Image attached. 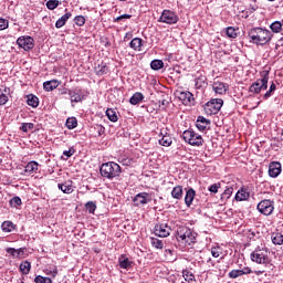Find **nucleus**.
Instances as JSON below:
<instances>
[{"label":"nucleus","mask_w":283,"mask_h":283,"mask_svg":"<svg viewBox=\"0 0 283 283\" xmlns=\"http://www.w3.org/2000/svg\"><path fill=\"white\" fill-rule=\"evenodd\" d=\"M211 255L212 258H220V255H222V249H220L219 247L212 248Z\"/></svg>","instance_id":"53"},{"label":"nucleus","mask_w":283,"mask_h":283,"mask_svg":"<svg viewBox=\"0 0 283 283\" xmlns=\"http://www.w3.org/2000/svg\"><path fill=\"white\" fill-rule=\"evenodd\" d=\"M85 209L88 211V213H94V211H96V202L94 201L86 202Z\"/></svg>","instance_id":"49"},{"label":"nucleus","mask_w":283,"mask_h":283,"mask_svg":"<svg viewBox=\"0 0 283 283\" xmlns=\"http://www.w3.org/2000/svg\"><path fill=\"white\" fill-rule=\"evenodd\" d=\"M276 86L275 83L272 82V84L270 85L269 91L263 95V98L266 101L268 98H271V96H273V93L275 92Z\"/></svg>","instance_id":"47"},{"label":"nucleus","mask_w":283,"mask_h":283,"mask_svg":"<svg viewBox=\"0 0 283 283\" xmlns=\"http://www.w3.org/2000/svg\"><path fill=\"white\" fill-rule=\"evenodd\" d=\"M7 92H8V90H4V91L0 90V106L6 105V103H8V101H10V98L8 97V94H6Z\"/></svg>","instance_id":"45"},{"label":"nucleus","mask_w":283,"mask_h":283,"mask_svg":"<svg viewBox=\"0 0 283 283\" xmlns=\"http://www.w3.org/2000/svg\"><path fill=\"white\" fill-rule=\"evenodd\" d=\"M182 186H177L172 188L171 197L175 198V200H182Z\"/></svg>","instance_id":"28"},{"label":"nucleus","mask_w":283,"mask_h":283,"mask_svg":"<svg viewBox=\"0 0 283 283\" xmlns=\"http://www.w3.org/2000/svg\"><path fill=\"white\" fill-rule=\"evenodd\" d=\"M272 242H273V244L282 245L283 244V234L280 232L273 233Z\"/></svg>","instance_id":"40"},{"label":"nucleus","mask_w":283,"mask_h":283,"mask_svg":"<svg viewBox=\"0 0 283 283\" xmlns=\"http://www.w3.org/2000/svg\"><path fill=\"white\" fill-rule=\"evenodd\" d=\"M75 150L73 148H70L69 150L63 151V156H66L67 158H72L74 156Z\"/></svg>","instance_id":"57"},{"label":"nucleus","mask_w":283,"mask_h":283,"mask_svg":"<svg viewBox=\"0 0 283 283\" xmlns=\"http://www.w3.org/2000/svg\"><path fill=\"white\" fill-rule=\"evenodd\" d=\"M57 189H60V191H62L63 193H74V181L66 180L63 184H57Z\"/></svg>","instance_id":"16"},{"label":"nucleus","mask_w":283,"mask_h":283,"mask_svg":"<svg viewBox=\"0 0 283 283\" xmlns=\"http://www.w3.org/2000/svg\"><path fill=\"white\" fill-rule=\"evenodd\" d=\"M34 282L35 283H52V279L39 275L34 279Z\"/></svg>","instance_id":"50"},{"label":"nucleus","mask_w":283,"mask_h":283,"mask_svg":"<svg viewBox=\"0 0 283 283\" xmlns=\"http://www.w3.org/2000/svg\"><path fill=\"white\" fill-rule=\"evenodd\" d=\"M30 269H32V264L29 261H23L20 264V272L22 275H28L30 273Z\"/></svg>","instance_id":"30"},{"label":"nucleus","mask_w":283,"mask_h":283,"mask_svg":"<svg viewBox=\"0 0 283 283\" xmlns=\"http://www.w3.org/2000/svg\"><path fill=\"white\" fill-rule=\"evenodd\" d=\"M74 23H75L76 25H78L80 28L83 27V25H85V17H83V15H77V17H75V18H74Z\"/></svg>","instance_id":"51"},{"label":"nucleus","mask_w":283,"mask_h":283,"mask_svg":"<svg viewBox=\"0 0 283 283\" xmlns=\"http://www.w3.org/2000/svg\"><path fill=\"white\" fill-rule=\"evenodd\" d=\"M193 198H196V190H193V188H189L185 196V203L187 207H191V205H193Z\"/></svg>","instance_id":"21"},{"label":"nucleus","mask_w":283,"mask_h":283,"mask_svg":"<svg viewBox=\"0 0 283 283\" xmlns=\"http://www.w3.org/2000/svg\"><path fill=\"white\" fill-rule=\"evenodd\" d=\"M261 76V78L251 84L249 88L251 94H260V92L269 90V71H263Z\"/></svg>","instance_id":"4"},{"label":"nucleus","mask_w":283,"mask_h":283,"mask_svg":"<svg viewBox=\"0 0 283 283\" xmlns=\"http://www.w3.org/2000/svg\"><path fill=\"white\" fill-rule=\"evenodd\" d=\"M255 275H262L264 273V270L254 271Z\"/></svg>","instance_id":"63"},{"label":"nucleus","mask_w":283,"mask_h":283,"mask_svg":"<svg viewBox=\"0 0 283 283\" xmlns=\"http://www.w3.org/2000/svg\"><path fill=\"white\" fill-rule=\"evenodd\" d=\"M212 90L216 94H227L228 90H229V85L224 84L222 82H214L212 84Z\"/></svg>","instance_id":"17"},{"label":"nucleus","mask_w":283,"mask_h":283,"mask_svg":"<svg viewBox=\"0 0 283 283\" xmlns=\"http://www.w3.org/2000/svg\"><path fill=\"white\" fill-rule=\"evenodd\" d=\"M249 197H250V193L244 189H241L235 193L234 198L237 202H242L243 200H249Z\"/></svg>","instance_id":"27"},{"label":"nucleus","mask_w":283,"mask_h":283,"mask_svg":"<svg viewBox=\"0 0 283 283\" xmlns=\"http://www.w3.org/2000/svg\"><path fill=\"white\" fill-rule=\"evenodd\" d=\"M97 134L98 136H103V134H105V128L103 125L97 126Z\"/></svg>","instance_id":"60"},{"label":"nucleus","mask_w":283,"mask_h":283,"mask_svg":"<svg viewBox=\"0 0 283 283\" xmlns=\"http://www.w3.org/2000/svg\"><path fill=\"white\" fill-rule=\"evenodd\" d=\"M250 259L255 264L266 265L269 264V248L259 245L251 252Z\"/></svg>","instance_id":"3"},{"label":"nucleus","mask_w":283,"mask_h":283,"mask_svg":"<svg viewBox=\"0 0 283 283\" xmlns=\"http://www.w3.org/2000/svg\"><path fill=\"white\" fill-rule=\"evenodd\" d=\"M56 87H59V81L56 80H51L43 83V88L45 92H52L56 90Z\"/></svg>","instance_id":"22"},{"label":"nucleus","mask_w":283,"mask_h":283,"mask_svg":"<svg viewBox=\"0 0 283 283\" xmlns=\"http://www.w3.org/2000/svg\"><path fill=\"white\" fill-rule=\"evenodd\" d=\"M8 25H9L8 20H6L3 18H0V31L1 30H7Z\"/></svg>","instance_id":"56"},{"label":"nucleus","mask_w":283,"mask_h":283,"mask_svg":"<svg viewBox=\"0 0 283 283\" xmlns=\"http://www.w3.org/2000/svg\"><path fill=\"white\" fill-rule=\"evenodd\" d=\"M233 196V187H228L221 195V200H229Z\"/></svg>","instance_id":"43"},{"label":"nucleus","mask_w":283,"mask_h":283,"mask_svg":"<svg viewBox=\"0 0 283 283\" xmlns=\"http://www.w3.org/2000/svg\"><path fill=\"white\" fill-rule=\"evenodd\" d=\"M133 202L135 203V207H145V205L151 202V195L148 192H139L134 197Z\"/></svg>","instance_id":"11"},{"label":"nucleus","mask_w":283,"mask_h":283,"mask_svg":"<svg viewBox=\"0 0 283 283\" xmlns=\"http://www.w3.org/2000/svg\"><path fill=\"white\" fill-rule=\"evenodd\" d=\"M280 174H282V164L280 161H272L269 165L270 178H277Z\"/></svg>","instance_id":"15"},{"label":"nucleus","mask_w":283,"mask_h":283,"mask_svg":"<svg viewBox=\"0 0 283 283\" xmlns=\"http://www.w3.org/2000/svg\"><path fill=\"white\" fill-rule=\"evenodd\" d=\"M99 174L102 178H107V180H114V178H118V176H120L122 174L120 165L114 161L102 164L99 168Z\"/></svg>","instance_id":"2"},{"label":"nucleus","mask_w":283,"mask_h":283,"mask_svg":"<svg viewBox=\"0 0 283 283\" xmlns=\"http://www.w3.org/2000/svg\"><path fill=\"white\" fill-rule=\"evenodd\" d=\"M106 116L111 123H117L118 122V115H116L115 111L112 108L106 109Z\"/></svg>","instance_id":"37"},{"label":"nucleus","mask_w":283,"mask_h":283,"mask_svg":"<svg viewBox=\"0 0 283 283\" xmlns=\"http://www.w3.org/2000/svg\"><path fill=\"white\" fill-rule=\"evenodd\" d=\"M176 238L178 242H182L184 244L191 245L193 244V242H196V235H193V232L191 231V229L187 227L179 228L177 230Z\"/></svg>","instance_id":"5"},{"label":"nucleus","mask_w":283,"mask_h":283,"mask_svg":"<svg viewBox=\"0 0 283 283\" xmlns=\"http://www.w3.org/2000/svg\"><path fill=\"white\" fill-rule=\"evenodd\" d=\"M178 21V14L171 10H164L158 19V23H167L168 25H176Z\"/></svg>","instance_id":"8"},{"label":"nucleus","mask_w":283,"mask_h":283,"mask_svg":"<svg viewBox=\"0 0 283 283\" xmlns=\"http://www.w3.org/2000/svg\"><path fill=\"white\" fill-rule=\"evenodd\" d=\"M172 140H171V136H169V134H165L161 136V138L159 139V145H161L163 147H170Z\"/></svg>","instance_id":"32"},{"label":"nucleus","mask_w":283,"mask_h":283,"mask_svg":"<svg viewBox=\"0 0 283 283\" xmlns=\"http://www.w3.org/2000/svg\"><path fill=\"white\" fill-rule=\"evenodd\" d=\"M123 19H132V14H122L115 19V21H123Z\"/></svg>","instance_id":"59"},{"label":"nucleus","mask_w":283,"mask_h":283,"mask_svg":"<svg viewBox=\"0 0 283 283\" xmlns=\"http://www.w3.org/2000/svg\"><path fill=\"white\" fill-rule=\"evenodd\" d=\"M11 207H21V198L20 197H13L10 200Z\"/></svg>","instance_id":"54"},{"label":"nucleus","mask_w":283,"mask_h":283,"mask_svg":"<svg viewBox=\"0 0 283 283\" xmlns=\"http://www.w3.org/2000/svg\"><path fill=\"white\" fill-rule=\"evenodd\" d=\"M72 19V13L66 12L64 15H62L56 22H55V28L61 29L65 23H67V20Z\"/></svg>","instance_id":"24"},{"label":"nucleus","mask_w":283,"mask_h":283,"mask_svg":"<svg viewBox=\"0 0 283 283\" xmlns=\"http://www.w3.org/2000/svg\"><path fill=\"white\" fill-rule=\"evenodd\" d=\"M129 48H132V50H135V52H143V39L134 38L129 42Z\"/></svg>","instance_id":"20"},{"label":"nucleus","mask_w":283,"mask_h":283,"mask_svg":"<svg viewBox=\"0 0 283 283\" xmlns=\"http://www.w3.org/2000/svg\"><path fill=\"white\" fill-rule=\"evenodd\" d=\"M256 209L263 216H271V213H273L275 210V202L271 201L270 199H264L256 206Z\"/></svg>","instance_id":"9"},{"label":"nucleus","mask_w":283,"mask_h":283,"mask_svg":"<svg viewBox=\"0 0 283 283\" xmlns=\"http://www.w3.org/2000/svg\"><path fill=\"white\" fill-rule=\"evenodd\" d=\"M209 125H211V120L205 118L203 116H199L197 118V124L196 126L198 127V129L200 132H205V129H207V127H209Z\"/></svg>","instance_id":"19"},{"label":"nucleus","mask_w":283,"mask_h":283,"mask_svg":"<svg viewBox=\"0 0 283 283\" xmlns=\"http://www.w3.org/2000/svg\"><path fill=\"white\" fill-rule=\"evenodd\" d=\"M145 101V95L140 92H136L130 98L129 103L130 105H138V103H143Z\"/></svg>","instance_id":"23"},{"label":"nucleus","mask_w":283,"mask_h":283,"mask_svg":"<svg viewBox=\"0 0 283 283\" xmlns=\"http://www.w3.org/2000/svg\"><path fill=\"white\" fill-rule=\"evenodd\" d=\"M119 269H132L134 266V261L129 260L127 255L122 254L118 259Z\"/></svg>","instance_id":"18"},{"label":"nucleus","mask_w":283,"mask_h":283,"mask_svg":"<svg viewBox=\"0 0 283 283\" xmlns=\"http://www.w3.org/2000/svg\"><path fill=\"white\" fill-rule=\"evenodd\" d=\"M2 231H4V233H12V231H14L15 226L12 221H4L2 222Z\"/></svg>","instance_id":"29"},{"label":"nucleus","mask_w":283,"mask_h":283,"mask_svg":"<svg viewBox=\"0 0 283 283\" xmlns=\"http://www.w3.org/2000/svg\"><path fill=\"white\" fill-rule=\"evenodd\" d=\"M71 93H72V88H63L61 92L62 95L67 94V96H70Z\"/></svg>","instance_id":"61"},{"label":"nucleus","mask_w":283,"mask_h":283,"mask_svg":"<svg viewBox=\"0 0 283 283\" xmlns=\"http://www.w3.org/2000/svg\"><path fill=\"white\" fill-rule=\"evenodd\" d=\"M60 3L61 2L59 0H49L46 2V8H48V10H56V8H59Z\"/></svg>","instance_id":"44"},{"label":"nucleus","mask_w":283,"mask_h":283,"mask_svg":"<svg viewBox=\"0 0 283 283\" xmlns=\"http://www.w3.org/2000/svg\"><path fill=\"white\" fill-rule=\"evenodd\" d=\"M20 129H21V132H24L27 134L28 129H34V124H32V123H22Z\"/></svg>","instance_id":"52"},{"label":"nucleus","mask_w":283,"mask_h":283,"mask_svg":"<svg viewBox=\"0 0 283 283\" xmlns=\"http://www.w3.org/2000/svg\"><path fill=\"white\" fill-rule=\"evenodd\" d=\"M6 251L9 253V255H12V258H20L24 253L23 249L21 248L18 250L14 248H7Z\"/></svg>","instance_id":"33"},{"label":"nucleus","mask_w":283,"mask_h":283,"mask_svg":"<svg viewBox=\"0 0 283 283\" xmlns=\"http://www.w3.org/2000/svg\"><path fill=\"white\" fill-rule=\"evenodd\" d=\"M226 34L227 36H229V39H235L238 36V33L235 32V28L233 27H228L226 30Z\"/></svg>","instance_id":"48"},{"label":"nucleus","mask_w":283,"mask_h":283,"mask_svg":"<svg viewBox=\"0 0 283 283\" xmlns=\"http://www.w3.org/2000/svg\"><path fill=\"white\" fill-rule=\"evenodd\" d=\"M28 105H30V107H39V97H36L35 95H28V99H27Z\"/></svg>","instance_id":"38"},{"label":"nucleus","mask_w":283,"mask_h":283,"mask_svg":"<svg viewBox=\"0 0 283 283\" xmlns=\"http://www.w3.org/2000/svg\"><path fill=\"white\" fill-rule=\"evenodd\" d=\"M251 273H253V270H251L249 266H245L241 270L242 275H251Z\"/></svg>","instance_id":"58"},{"label":"nucleus","mask_w":283,"mask_h":283,"mask_svg":"<svg viewBox=\"0 0 283 283\" xmlns=\"http://www.w3.org/2000/svg\"><path fill=\"white\" fill-rule=\"evenodd\" d=\"M17 44L25 52H30L34 48V39L30 35H22L18 38Z\"/></svg>","instance_id":"10"},{"label":"nucleus","mask_w":283,"mask_h":283,"mask_svg":"<svg viewBox=\"0 0 283 283\" xmlns=\"http://www.w3.org/2000/svg\"><path fill=\"white\" fill-rule=\"evenodd\" d=\"M65 125L67 129H76V127L78 126V120L76 119V117H69Z\"/></svg>","instance_id":"34"},{"label":"nucleus","mask_w":283,"mask_h":283,"mask_svg":"<svg viewBox=\"0 0 283 283\" xmlns=\"http://www.w3.org/2000/svg\"><path fill=\"white\" fill-rule=\"evenodd\" d=\"M45 274L50 275L51 277H56L59 275V268H56V265L49 266L45 270Z\"/></svg>","instance_id":"42"},{"label":"nucleus","mask_w":283,"mask_h":283,"mask_svg":"<svg viewBox=\"0 0 283 283\" xmlns=\"http://www.w3.org/2000/svg\"><path fill=\"white\" fill-rule=\"evenodd\" d=\"M70 96L71 103H83L85 101V93L81 87L72 88Z\"/></svg>","instance_id":"14"},{"label":"nucleus","mask_w":283,"mask_h":283,"mask_svg":"<svg viewBox=\"0 0 283 283\" xmlns=\"http://www.w3.org/2000/svg\"><path fill=\"white\" fill-rule=\"evenodd\" d=\"M179 101H181L182 105L191 107L196 105V98H193V94L189 91L180 92L178 95Z\"/></svg>","instance_id":"13"},{"label":"nucleus","mask_w":283,"mask_h":283,"mask_svg":"<svg viewBox=\"0 0 283 283\" xmlns=\"http://www.w3.org/2000/svg\"><path fill=\"white\" fill-rule=\"evenodd\" d=\"M150 244L155 249H163L165 247V243L163 242V240L154 238V237L150 238Z\"/></svg>","instance_id":"39"},{"label":"nucleus","mask_w":283,"mask_h":283,"mask_svg":"<svg viewBox=\"0 0 283 283\" xmlns=\"http://www.w3.org/2000/svg\"><path fill=\"white\" fill-rule=\"evenodd\" d=\"M218 189H220V184H213L208 188V191L210 193H218Z\"/></svg>","instance_id":"55"},{"label":"nucleus","mask_w":283,"mask_h":283,"mask_svg":"<svg viewBox=\"0 0 283 283\" xmlns=\"http://www.w3.org/2000/svg\"><path fill=\"white\" fill-rule=\"evenodd\" d=\"M224 104V101L221 98H214L206 103L203 109L208 116H213L222 109V105Z\"/></svg>","instance_id":"7"},{"label":"nucleus","mask_w":283,"mask_h":283,"mask_svg":"<svg viewBox=\"0 0 283 283\" xmlns=\"http://www.w3.org/2000/svg\"><path fill=\"white\" fill-rule=\"evenodd\" d=\"M182 277H184L185 281L188 282V283H196V276H195L193 273H191V271H189V270H184V271H182Z\"/></svg>","instance_id":"31"},{"label":"nucleus","mask_w":283,"mask_h":283,"mask_svg":"<svg viewBox=\"0 0 283 283\" xmlns=\"http://www.w3.org/2000/svg\"><path fill=\"white\" fill-rule=\"evenodd\" d=\"M107 72H109V66L107 64L102 63L96 66V73L98 76H103V74H107Z\"/></svg>","instance_id":"36"},{"label":"nucleus","mask_w":283,"mask_h":283,"mask_svg":"<svg viewBox=\"0 0 283 283\" xmlns=\"http://www.w3.org/2000/svg\"><path fill=\"white\" fill-rule=\"evenodd\" d=\"M161 105H163L164 107H167V105H169V101L163 99V101H161Z\"/></svg>","instance_id":"62"},{"label":"nucleus","mask_w":283,"mask_h":283,"mask_svg":"<svg viewBox=\"0 0 283 283\" xmlns=\"http://www.w3.org/2000/svg\"><path fill=\"white\" fill-rule=\"evenodd\" d=\"M248 36L255 45H266L273 39V33L266 29L254 28L249 31Z\"/></svg>","instance_id":"1"},{"label":"nucleus","mask_w":283,"mask_h":283,"mask_svg":"<svg viewBox=\"0 0 283 283\" xmlns=\"http://www.w3.org/2000/svg\"><path fill=\"white\" fill-rule=\"evenodd\" d=\"M282 22L280 21H275L270 25V29L272 30V32H274L275 34H280V32H282Z\"/></svg>","instance_id":"41"},{"label":"nucleus","mask_w":283,"mask_h":283,"mask_svg":"<svg viewBox=\"0 0 283 283\" xmlns=\"http://www.w3.org/2000/svg\"><path fill=\"white\" fill-rule=\"evenodd\" d=\"M207 76L199 75L195 81L196 90H202V87H207Z\"/></svg>","instance_id":"25"},{"label":"nucleus","mask_w":283,"mask_h":283,"mask_svg":"<svg viewBox=\"0 0 283 283\" xmlns=\"http://www.w3.org/2000/svg\"><path fill=\"white\" fill-rule=\"evenodd\" d=\"M34 171H39V163L29 161L25 166L24 174H34Z\"/></svg>","instance_id":"26"},{"label":"nucleus","mask_w":283,"mask_h":283,"mask_svg":"<svg viewBox=\"0 0 283 283\" xmlns=\"http://www.w3.org/2000/svg\"><path fill=\"white\" fill-rule=\"evenodd\" d=\"M182 138L185 143H188V145H192V147H201L202 143H205L202 136L196 134V132L191 129L185 130L182 133Z\"/></svg>","instance_id":"6"},{"label":"nucleus","mask_w":283,"mask_h":283,"mask_svg":"<svg viewBox=\"0 0 283 283\" xmlns=\"http://www.w3.org/2000/svg\"><path fill=\"white\" fill-rule=\"evenodd\" d=\"M150 67L155 71L163 70L165 67V62H163V60H153L150 62Z\"/></svg>","instance_id":"35"},{"label":"nucleus","mask_w":283,"mask_h":283,"mask_svg":"<svg viewBox=\"0 0 283 283\" xmlns=\"http://www.w3.org/2000/svg\"><path fill=\"white\" fill-rule=\"evenodd\" d=\"M154 233L158 238H168L171 233V228L167 223H158L155 226Z\"/></svg>","instance_id":"12"},{"label":"nucleus","mask_w":283,"mask_h":283,"mask_svg":"<svg viewBox=\"0 0 283 283\" xmlns=\"http://www.w3.org/2000/svg\"><path fill=\"white\" fill-rule=\"evenodd\" d=\"M228 276L230 280H237V277H242V270H232L229 272Z\"/></svg>","instance_id":"46"},{"label":"nucleus","mask_w":283,"mask_h":283,"mask_svg":"<svg viewBox=\"0 0 283 283\" xmlns=\"http://www.w3.org/2000/svg\"><path fill=\"white\" fill-rule=\"evenodd\" d=\"M207 263H208V264H211V266H214L213 261L211 260V258H209V259L207 260Z\"/></svg>","instance_id":"64"}]
</instances>
